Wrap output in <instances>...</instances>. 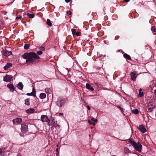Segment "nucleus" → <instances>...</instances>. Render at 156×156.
<instances>
[{
  "label": "nucleus",
  "instance_id": "f257e3e1",
  "mask_svg": "<svg viewBox=\"0 0 156 156\" xmlns=\"http://www.w3.org/2000/svg\"><path fill=\"white\" fill-rule=\"evenodd\" d=\"M22 57L27 60L26 63H33L35 62L36 60L40 58L39 56L36 53L33 52L24 53L22 55Z\"/></svg>",
  "mask_w": 156,
  "mask_h": 156
},
{
  "label": "nucleus",
  "instance_id": "f03ea898",
  "mask_svg": "<svg viewBox=\"0 0 156 156\" xmlns=\"http://www.w3.org/2000/svg\"><path fill=\"white\" fill-rule=\"evenodd\" d=\"M128 141L132 144L136 151L139 152H141L142 145L140 142L136 143L131 139L128 140Z\"/></svg>",
  "mask_w": 156,
  "mask_h": 156
},
{
  "label": "nucleus",
  "instance_id": "7ed1b4c3",
  "mask_svg": "<svg viewBox=\"0 0 156 156\" xmlns=\"http://www.w3.org/2000/svg\"><path fill=\"white\" fill-rule=\"evenodd\" d=\"M156 106L155 104L153 102H150L147 106L148 109V112H150L152 111L153 109H154Z\"/></svg>",
  "mask_w": 156,
  "mask_h": 156
},
{
  "label": "nucleus",
  "instance_id": "20e7f679",
  "mask_svg": "<svg viewBox=\"0 0 156 156\" xmlns=\"http://www.w3.org/2000/svg\"><path fill=\"white\" fill-rule=\"evenodd\" d=\"M22 122L21 118H17L13 120V123L14 125H18Z\"/></svg>",
  "mask_w": 156,
  "mask_h": 156
},
{
  "label": "nucleus",
  "instance_id": "39448f33",
  "mask_svg": "<svg viewBox=\"0 0 156 156\" xmlns=\"http://www.w3.org/2000/svg\"><path fill=\"white\" fill-rule=\"evenodd\" d=\"M130 74L131 76V80L133 81H135L138 74H137L136 72L134 71L133 72H132L130 73Z\"/></svg>",
  "mask_w": 156,
  "mask_h": 156
},
{
  "label": "nucleus",
  "instance_id": "423d86ee",
  "mask_svg": "<svg viewBox=\"0 0 156 156\" xmlns=\"http://www.w3.org/2000/svg\"><path fill=\"white\" fill-rule=\"evenodd\" d=\"M12 78V76L11 75H6L3 77V80L6 82L10 81Z\"/></svg>",
  "mask_w": 156,
  "mask_h": 156
},
{
  "label": "nucleus",
  "instance_id": "0eeeda50",
  "mask_svg": "<svg viewBox=\"0 0 156 156\" xmlns=\"http://www.w3.org/2000/svg\"><path fill=\"white\" fill-rule=\"evenodd\" d=\"M21 129L23 133L27 132L28 131V126L24 124H22Z\"/></svg>",
  "mask_w": 156,
  "mask_h": 156
},
{
  "label": "nucleus",
  "instance_id": "6e6552de",
  "mask_svg": "<svg viewBox=\"0 0 156 156\" xmlns=\"http://www.w3.org/2000/svg\"><path fill=\"white\" fill-rule=\"evenodd\" d=\"M41 120L44 122H47L49 121V119L46 115H42L41 116Z\"/></svg>",
  "mask_w": 156,
  "mask_h": 156
},
{
  "label": "nucleus",
  "instance_id": "1a4fd4ad",
  "mask_svg": "<svg viewBox=\"0 0 156 156\" xmlns=\"http://www.w3.org/2000/svg\"><path fill=\"white\" fill-rule=\"evenodd\" d=\"M139 129L143 133H144L146 131V129L143 125H140L139 127Z\"/></svg>",
  "mask_w": 156,
  "mask_h": 156
},
{
  "label": "nucleus",
  "instance_id": "9d476101",
  "mask_svg": "<svg viewBox=\"0 0 156 156\" xmlns=\"http://www.w3.org/2000/svg\"><path fill=\"white\" fill-rule=\"evenodd\" d=\"M3 54L5 56H8L12 54V53L11 51H8L7 50H5L3 51Z\"/></svg>",
  "mask_w": 156,
  "mask_h": 156
},
{
  "label": "nucleus",
  "instance_id": "9b49d317",
  "mask_svg": "<svg viewBox=\"0 0 156 156\" xmlns=\"http://www.w3.org/2000/svg\"><path fill=\"white\" fill-rule=\"evenodd\" d=\"M86 87L87 89L89 90L93 91L94 90V88L91 87L89 83H87L86 84Z\"/></svg>",
  "mask_w": 156,
  "mask_h": 156
},
{
  "label": "nucleus",
  "instance_id": "f8f14e48",
  "mask_svg": "<svg viewBox=\"0 0 156 156\" xmlns=\"http://www.w3.org/2000/svg\"><path fill=\"white\" fill-rule=\"evenodd\" d=\"M34 111L35 110L34 108H30L26 110V112L27 114H31L33 113Z\"/></svg>",
  "mask_w": 156,
  "mask_h": 156
},
{
  "label": "nucleus",
  "instance_id": "ddd939ff",
  "mask_svg": "<svg viewBox=\"0 0 156 156\" xmlns=\"http://www.w3.org/2000/svg\"><path fill=\"white\" fill-rule=\"evenodd\" d=\"M7 86L10 89L11 91L12 92H13L14 91V88L13 85L12 84H8Z\"/></svg>",
  "mask_w": 156,
  "mask_h": 156
},
{
  "label": "nucleus",
  "instance_id": "4468645a",
  "mask_svg": "<svg viewBox=\"0 0 156 156\" xmlns=\"http://www.w3.org/2000/svg\"><path fill=\"white\" fill-rule=\"evenodd\" d=\"M23 85L22 82H20L18 84L17 87L20 90H22L23 88Z\"/></svg>",
  "mask_w": 156,
  "mask_h": 156
},
{
  "label": "nucleus",
  "instance_id": "2eb2a0df",
  "mask_svg": "<svg viewBox=\"0 0 156 156\" xmlns=\"http://www.w3.org/2000/svg\"><path fill=\"white\" fill-rule=\"evenodd\" d=\"M27 95L28 96H35V91L34 89H33V92L31 93H28L27 94Z\"/></svg>",
  "mask_w": 156,
  "mask_h": 156
},
{
  "label": "nucleus",
  "instance_id": "dca6fc26",
  "mask_svg": "<svg viewBox=\"0 0 156 156\" xmlns=\"http://www.w3.org/2000/svg\"><path fill=\"white\" fill-rule=\"evenodd\" d=\"M45 91L47 94H50L52 92V90L50 88H46Z\"/></svg>",
  "mask_w": 156,
  "mask_h": 156
},
{
  "label": "nucleus",
  "instance_id": "f3484780",
  "mask_svg": "<svg viewBox=\"0 0 156 156\" xmlns=\"http://www.w3.org/2000/svg\"><path fill=\"white\" fill-rule=\"evenodd\" d=\"M12 66V64L11 63H7L6 65L4 67V69L6 70L8 69L9 68Z\"/></svg>",
  "mask_w": 156,
  "mask_h": 156
},
{
  "label": "nucleus",
  "instance_id": "a211bd4d",
  "mask_svg": "<svg viewBox=\"0 0 156 156\" xmlns=\"http://www.w3.org/2000/svg\"><path fill=\"white\" fill-rule=\"evenodd\" d=\"M123 56L124 57L127 59L129 60H131V58L130 56L126 54H125L123 55Z\"/></svg>",
  "mask_w": 156,
  "mask_h": 156
},
{
  "label": "nucleus",
  "instance_id": "6ab92c4d",
  "mask_svg": "<svg viewBox=\"0 0 156 156\" xmlns=\"http://www.w3.org/2000/svg\"><path fill=\"white\" fill-rule=\"evenodd\" d=\"M154 83H155V84L154 86L156 87V89H155L154 90V93L156 95V82L154 80L152 81L151 82L150 85H151V84H154Z\"/></svg>",
  "mask_w": 156,
  "mask_h": 156
},
{
  "label": "nucleus",
  "instance_id": "aec40b11",
  "mask_svg": "<svg viewBox=\"0 0 156 156\" xmlns=\"http://www.w3.org/2000/svg\"><path fill=\"white\" fill-rule=\"evenodd\" d=\"M124 151L125 153L126 154H129L130 153V151L127 147L124 148Z\"/></svg>",
  "mask_w": 156,
  "mask_h": 156
},
{
  "label": "nucleus",
  "instance_id": "412c9836",
  "mask_svg": "<svg viewBox=\"0 0 156 156\" xmlns=\"http://www.w3.org/2000/svg\"><path fill=\"white\" fill-rule=\"evenodd\" d=\"M143 94L144 93L142 91L141 89H140L139 90V97H141L143 96Z\"/></svg>",
  "mask_w": 156,
  "mask_h": 156
},
{
  "label": "nucleus",
  "instance_id": "4be33fe9",
  "mask_svg": "<svg viewBox=\"0 0 156 156\" xmlns=\"http://www.w3.org/2000/svg\"><path fill=\"white\" fill-rule=\"evenodd\" d=\"M46 96V94L45 93H41L40 95V98L41 99H44L45 98Z\"/></svg>",
  "mask_w": 156,
  "mask_h": 156
},
{
  "label": "nucleus",
  "instance_id": "5701e85b",
  "mask_svg": "<svg viewBox=\"0 0 156 156\" xmlns=\"http://www.w3.org/2000/svg\"><path fill=\"white\" fill-rule=\"evenodd\" d=\"M46 23H47V24L48 25V26H49L50 27L52 26V23H51V22L49 19H48L47 20Z\"/></svg>",
  "mask_w": 156,
  "mask_h": 156
},
{
  "label": "nucleus",
  "instance_id": "b1692460",
  "mask_svg": "<svg viewBox=\"0 0 156 156\" xmlns=\"http://www.w3.org/2000/svg\"><path fill=\"white\" fill-rule=\"evenodd\" d=\"M25 104L27 105H30V100L29 99H26L25 100Z\"/></svg>",
  "mask_w": 156,
  "mask_h": 156
},
{
  "label": "nucleus",
  "instance_id": "393cba45",
  "mask_svg": "<svg viewBox=\"0 0 156 156\" xmlns=\"http://www.w3.org/2000/svg\"><path fill=\"white\" fill-rule=\"evenodd\" d=\"M55 123V122H54V120H52L51 122H48V125L49 126L53 125L54 126L56 127V126H55V125H54Z\"/></svg>",
  "mask_w": 156,
  "mask_h": 156
},
{
  "label": "nucleus",
  "instance_id": "a878e982",
  "mask_svg": "<svg viewBox=\"0 0 156 156\" xmlns=\"http://www.w3.org/2000/svg\"><path fill=\"white\" fill-rule=\"evenodd\" d=\"M76 29H74L71 30V31L72 33V34L73 37L75 36V34L76 32Z\"/></svg>",
  "mask_w": 156,
  "mask_h": 156
},
{
  "label": "nucleus",
  "instance_id": "bb28decb",
  "mask_svg": "<svg viewBox=\"0 0 156 156\" xmlns=\"http://www.w3.org/2000/svg\"><path fill=\"white\" fill-rule=\"evenodd\" d=\"M5 152L4 151V149H0V154L3 155L4 153Z\"/></svg>",
  "mask_w": 156,
  "mask_h": 156
},
{
  "label": "nucleus",
  "instance_id": "cd10ccee",
  "mask_svg": "<svg viewBox=\"0 0 156 156\" xmlns=\"http://www.w3.org/2000/svg\"><path fill=\"white\" fill-rule=\"evenodd\" d=\"M27 15L29 17L33 18L34 16V15L33 14H30L29 13H27Z\"/></svg>",
  "mask_w": 156,
  "mask_h": 156
},
{
  "label": "nucleus",
  "instance_id": "c85d7f7f",
  "mask_svg": "<svg viewBox=\"0 0 156 156\" xmlns=\"http://www.w3.org/2000/svg\"><path fill=\"white\" fill-rule=\"evenodd\" d=\"M132 112L135 114H137L138 113V111L137 109L133 110L132 111Z\"/></svg>",
  "mask_w": 156,
  "mask_h": 156
},
{
  "label": "nucleus",
  "instance_id": "c756f323",
  "mask_svg": "<svg viewBox=\"0 0 156 156\" xmlns=\"http://www.w3.org/2000/svg\"><path fill=\"white\" fill-rule=\"evenodd\" d=\"M88 123L89 124H92L94 126H95V123L94 122H92L91 120H89L88 121Z\"/></svg>",
  "mask_w": 156,
  "mask_h": 156
},
{
  "label": "nucleus",
  "instance_id": "7c9ffc66",
  "mask_svg": "<svg viewBox=\"0 0 156 156\" xmlns=\"http://www.w3.org/2000/svg\"><path fill=\"white\" fill-rule=\"evenodd\" d=\"M30 47V45L29 44H27L25 45L24 46V48L25 49H28Z\"/></svg>",
  "mask_w": 156,
  "mask_h": 156
},
{
  "label": "nucleus",
  "instance_id": "2f4dec72",
  "mask_svg": "<svg viewBox=\"0 0 156 156\" xmlns=\"http://www.w3.org/2000/svg\"><path fill=\"white\" fill-rule=\"evenodd\" d=\"M151 30L153 32H156V28L154 27H152L151 29Z\"/></svg>",
  "mask_w": 156,
  "mask_h": 156
},
{
  "label": "nucleus",
  "instance_id": "473e14b6",
  "mask_svg": "<svg viewBox=\"0 0 156 156\" xmlns=\"http://www.w3.org/2000/svg\"><path fill=\"white\" fill-rule=\"evenodd\" d=\"M90 120L93 121L94 122H98V120L96 119H94V118H92Z\"/></svg>",
  "mask_w": 156,
  "mask_h": 156
},
{
  "label": "nucleus",
  "instance_id": "72a5a7b5",
  "mask_svg": "<svg viewBox=\"0 0 156 156\" xmlns=\"http://www.w3.org/2000/svg\"><path fill=\"white\" fill-rule=\"evenodd\" d=\"M42 53V52L41 51H38L37 52V54L38 55H41Z\"/></svg>",
  "mask_w": 156,
  "mask_h": 156
},
{
  "label": "nucleus",
  "instance_id": "f704fd0d",
  "mask_svg": "<svg viewBox=\"0 0 156 156\" xmlns=\"http://www.w3.org/2000/svg\"><path fill=\"white\" fill-rule=\"evenodd\" d=\"M75 35L78 36H80V33L79 32L77 31L76 32L75 34Z\"/></svg>",
  "mask_w": 156,
  "mask_h": 156
},
{
  "label": "nucleus",
  "instance_id": "c9c22d12",
  "mask_svg": "<svg viewBox=\"0 0 156 156\" xmlns=\"http://www.w3.org/2000/svg\"><path fill=\"white\" fill-rule=\"evenodd\" d=\"M40 50L41 51H44V48L43 47H41L40 48Z\"/></svg>",
  "mask_w": 156,
  "mask_h": 156
},
{
  "label": "nucleus",
  "instance_id": "e433bc0d",
  "mask_svg": "<svg viewBox=\"0 0 156 156\" xmlns=\"http://www.w3.org/2000/svg\"><path fill=\"white\" fill-rule=\"evenodd\" d=\"M22 18V17L21 16H19V17H18V16H17L16 17V20H18V19H21Z\"/></svg>",
  "mask_w": 156,
  "mask_h": 156
},
{
  "label": "nucleus",
  "instance_id": "4c0bfd02",
  "mask_svg": "<svg viewBox=\"0 0 156 156\" xmlns=\"http://www.w3.org/2000/svg\"><path fill=\"white\" fill-rule=\"evenodd\" d=\"M56 151L57 152V153L56 154V155H57L59 153V151H58V149L57 148L56 149Z\"/></svg>",
  "mask_w": 156,
  "mask_h": 156
},
{
  "label": "nucleus",
  "instance_id": "58836bf2",
  "mask_svg": "<svg viewBox=\"0 0 156 156\" xmlns=\"http://www.w3.org/2000/svg\"><path fill=\"white\" fill-rule=\"evenodd\" d=\"M2 14H4V15H5L6 14L7 12L5 11H2Z\"/></svg>",
  "mask_w": 156,
  "mask_h": 156
},
{
  "label": "nucleus",
  "instance_id": "ea45409f",
  "mask_svg": "<svg viewBox=\"0 0 156 156\" xmlns=\"http://www.w3.org/2000/svg\"><path fill=\"white\" fill-rule=\"evenodd\" d=\"M70 0H65V2L66 3H69L70 1Z\"/></svg>",
  "mask_w": 156,
  "mask_h": 156
},
{
  "label": "nucleus",
  "instance_id": "a19ab883",
  "mask_svg": "<svg viewBox=\"0 0 156 156\" xmlns=\"http://www.w3.org/2000/svg\"><path fill=\"white\" fill-rule=\"evenodd\" d=\"M63 113H60L59 114V115H63Z\"/></svg>",
  "mask_w": 156,
  "mask_h": 156
},
{
  "label": "nucleus",
  "instance_id": "79ce46f5",
  "mask_svg": "<svg viewBox=\"0 0 156 156\" xmlns=\"http://www.w3.org/2000/svg\"><path fill=\"white\" fill-rule=\"evenodd\" d=\"M87 108L89 110L90 109V107L89 106H87Z\"/></svg>",
  "mask_w": 156,
  "mask_h": 156
},
{
  "label": "nucleus",
  "instance_id": "37998d69",
  "mask_svg": "<svg viewBox=\"0 0 156 156\" xmlns=\"http://www.w3.org/2000/svg\"><path fill=\"white\" fill-rule=\"evenodd\" d=\"M130 0H124L125 2H128Z\"/></svg>",
  "mask_w": 156,
  "mask_h": 156
},
{
  "label": "nucleus",
  "instance_id": "c03bdc74",
  "mask_svg": "<svg viewBox=\"0 0 156 156\" xmlns=\"http://www.w3.org/2000/svg\"><path fill=\"white\" fill-rule=\"evenodd\" d=\"M17 156H22L21 154H18Z\"/></svg>",
  "mask_w": 156,
  "mask_h": 156
},
{
  "label": "nucleus",
  "instance_id": "a18cd8bd",
  "mask_svg": "<svg viewBox=\"0 0 156 156\" xmlns=\"http://www.w3.org/2000/svg\"><path fill=\"white\" fill-rule=\"evenodd\" d=\"M69 15H71V13H72V12H69Z\"/></svg>",
  "mask_w": 156,
  "mask_h": 156
},
{
  "label": "nucleus",
  "instance_id": "49530a36",
  "mask_svg": "<svg viewBox=\"0 0 156 156\" xmlns=\"http://www.w3.org/2000/svg\"><path fill=\"white\" fill-rule=\"evenodd\" d=\"M69 12L68 11H67L66 12V13L67 14H69Z\"/></svg>",
  "mask_w": 156,
  "mask_h": 156
},
{
  "label": "nucleus",
  "instance_id": "de8ad7c7",
  "mask_svg": "<svg viewBox=\"0 0 156 156\" xmlns=\"http://www.w3.org/2000/svg\"><path fill=\"white\" fill-rule=\"evenodd\" d=\"M59 146V144H57V145H56V147H58Z\"/></svg>",
  "mask_w": 156,
  "mask_h": 156
}]
</instances>
